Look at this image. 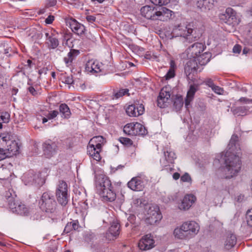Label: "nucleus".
<instances>
[{"instance_id":"nucleus-1","label":"nucleus","mask_w":252,"mask_h":252,"mask_svg":"<svg viewBox=\"0 0 252 252\" xmlns=\"http://www.w3.org/2000/svg\"><path fill=\"white\" fill-rule=\"evenodd\" d=\"M239 137L237 135L233 134L227 146V150L224 156L225 167L224 171L226 174V178H231L236 175L240 170L241 161L238 155L237 143Z\"/></svg>"},{"instance_id":"nucleus-2","label":"nucleus","mask_w":252,"mask_h":252,"mask_svg":"<svg viewBox=\"0 0 252 252\" xmlns=\"http://www.w3.org/2000/svg\"><path fill=\"white\" fill-rule=\"evenodd\" d=\"M95 186L99 194L104 201L112 202L116 198V194L112 186L109 178L105 175L95 176Z\"/></svg>"},{"instance_id":"nucleus-3","label":"nucleus","mask_w":252,"mask_h":252,"mask_svg":"<svg viewBox=\"0 0 252 252\" xmlns=\"http://www.w3.org/2000/svg\"><path fill=\"white\" fill-rule=\"evenodd\" d=\"M140 12L142 16L147 19L162 21L170 19L173 13V11L165 7L156 8L149 5L143 6Z\"/></svg>"},{"instance_id":"nucleus-4","label":"nucleus","mask_w":252,"mask_h":252,"mask_svg":"<svg viewBox=\"0 0 252 252\" xmlns=\"http://www.w3.org/2000/svg\"><path fill=\"white\" fill-rule=\"evenodd\" d=\"M196 29L194 27L193 23H189L186 26L179 25L173 29L172 33L176 36H180L181 40L185 45L191 43L199 38V35L196 33Z\"/></svg>"},{"instance_id":"nucleus-5","label":"nucleus","mask_w":252,"mask_h":252,"mask_svg":"<svg viewBox=\"0 0 252 252\" xmlns=\"http://www.w3.org/2000/svg\"><path fill=\"white\" fill-rule=\"evenodd\" d=\"M104 144V139L103 136H94L90 140L87 146L88 154L94 160L99 161L101 159L100 152Z\"/></svg>"},{"instance_id":"nucleus-6","label":"nucleus","mask_w":252,"mask_h":252,"mask_svg":"<svg viewBox=\"0 0 252 252\" xmlns=\"http://www.w3.org/2000/svg\"><path fill=\"white\" fill-rule=\"evenodd\" d=\"M39 206L43 211L50 213H54L57 206L54 196L50 191L43 192L39 201Z\"/></svg>"},{"instance_id":"nucleus-7","label":"nucleus","mask_w":252,"mask_h":252,"mask_svg":"<svg viewBox=\"0 0 252 252\" xmlns=\"http://www.w3.org/2000/svg\"><path fill=\"white\" fill-rule=\"evenodd\" d=\"M55 195L58 203L65 206L68 201V186L63 180H59L57 185Z\"/></svg>"},{"instance_id":"nucleus-8","label":"nucleus","mask_w":252,"mask_h":252,"mask_svg":"<svg viewBox=\"0 0 252 252\" xmlns=\"http://www.w3.org/2000/svg\"><path fill=\"white\" fill-rule=\"evenodd\" d=\"M162 218L161 214L159 208L156 205L149 206L147 210L146 223L150 225H154Z\"/></svg>"},{"instance_id":"nucleus-9","label":"nucleus","mask_w":252,"mask_h":252,"mask_svg":"<svg viewBox=\"0 0 252 252\" xmlns=\"http://www.w3.org/2000/svg\"><path fill=\"white\" fill-rule=\"evenodd\" d=\"M206 46L201 42H195L189 46L186 50L185 53L188 59H193L196 60L198 56L203 53Z\"/></svg>"},{"instance_id":"nucleus-10","label":"nucleus","mask_w":252,"mask_h":252,"mask_svg":"<svg viewBox=\"0 0 252 252\" xmlns=\"http://www.w3.org/2000/svg\"><path fill=\"white\" fill-rule=\"evenodd\" d=\"M22 178V180L26 185L42 186L45 183V180L40 178L33 171H29L25 173Z\"/></svg>"},{"instance_id":"nucleus-11","label":"nucleus","mask_w":252,"mask_h":252,"mask_svg":"<svg viewBox=\"0 0 252 252\" xmlns=\"http://www.w3.org/2000/svg\"><path fill=\"white\" fill-rule=\"evenodd\" d=\"M9 208L13 213L21 216H28L31 213L30 208L19 201L10 203Z\"/></svg>"},{"instance_id":"nucleus-12","label":"nucleus","mask_w":252,"mask_h":252,"mask_svg":"<svg viewBox=\"0 0 252 252\" xmlns=\"http://www.w3.org/2000/svg\"><path fill=\"white\" fill-rule=\"evenodd\" d=\"M220 20L229 25H234L236 23V12L231 7L226 9L225 12L219 15Z\"/></svg>"},{"instance_id":"nucleus-13","label":"nucleus","mask_w":252,"mask_h":252,"mask_svg":"<svg viewBox=\"0 0 252 252\" xmlns=\"http://www.w3.org/2000/svg\"><path fill=\"white\" fill-rule=\"evenodd\" d=\"M199 68L198 64L195 59H189L186 63L184 67L185 73L187 79L190 80L193 76L196 74Z\"/></svg>"},{"instance_id":"nucleus-14","label":"nucleus","mask_w":252,"mask_h":252,"mask_svg":"<svg viewBox=\"0 0 252 252\" xmlns=\"http://www.w3.org/2000/svg\"><path fill=\"white\" fill-rule=\"evenodd\" d=\"M145 111L144 106L139 104V101L134 102V104L129 105L126 109V114L130 117H137L143 114Z\"/></svg>"},{"instance_id":"nucleus-15","label":"nucleus","mask_w":252,"mask_h":252,"mask_svg":"<svg viewBox=\"0 0 252 252\" xmlns=\"http://www.w3.org/2000/svg\"><path fill=\"white\" fill-rule=\"evenodd\" d=\"M45 156L47 158L53 157L57 152L58 146L55 142L51 140L46 141L42 145Z\"/></svg>"},{"instance_id":"nucleus-16","label":"nucleus","mask_w":252,"mask_h":252,"mask_svg":"<svg viewBox=\"0 0 252 252\" xmlns=\"http://www.w3.org/2000/svg\"><path fill=\"white\" fill-rule=\"evenodd\" d=\"M182 225L189 239L196 235L199 230V225L194 221H187Z\"/></svg>"},{"instance_id":"nucleus-17","label":"nucleus","mask_w":252,"mask_h":252,"mask_svg":"<svg viewBox=\"0 0 252 252\" xmlns=\"http://www.w3.org/2000/svg\"><path fill=\"white\" fill-rule=\"evenodd\" d=\"M120 232V225L119 223L117 221H114L105 233V237L109 241L114 240L119 236Z\"/></svg>"},{"instance_id":"nucleus-18","label":"nucleus","mask_w":252,"mask_h":252,"mask_svg":"<svg viewBox=\"0 0 252 252\" xmlns=\"http://www.w3.org/2000/svg\"><path fill=\"white\" fill-rule=\"evenodd\" d=\"M155 241L151 234L144 236L138 243L139 249L142 251L150 250L155 247Z\"/></svg>"},{"instance_id":"nucleus-19","label":"nucleus","mask_w":252,"mask_h":252,"mask_svg":"<svg viewBox=\"0 0 252 252\" xmlns=\"http://www.w3.org/2000/svg\"><path fill=\"white\" fill-rule=\"evenodd\" d=\"M127 187L136 191L142 190L144 188L143 181L139 176L132 178L127 183Z\"/></svg>"},{"instance_id":"nucleus-20","label":"nucleus","mask_w":252,"mask_h":252,"mask_svg":"<svg viewBox=\"0 0 252 252\" xmlns=\"http://www.w3.org/2000/svg\"><path fill=\"white\" fill-rule=\"evenodd\" d=\"M170 98V93L164 90L163 88L157 98V105L160 108H165L167 106L168 101Z\"/></svg>"},{"instance_id":"nucleus-21","label":"nucleus","mask_w":252,"mask_h":252,"mask_svg":"<svg viewBox=\"0 0 252 252\" xmlns=\"http://www.w3.org/2000/svg\"><path fill=\"white\" fill-rule=\"evenodd\" d=\"M68 23L72 32L79 35L84 34L86 30L84 26L78 22L75 19L71 18L68 20Z\"/></svg>"},{"instance_id":"nucleus-22","label":"nucleus","mask_w":252,"mask_h":252,"mask_svg":"<svg viewBox=\"0 0 252 252\" xmlns=\"http://www.w3.org/2000/svg\"><path fill=\"white\" fill-rule=\"evenodd\" d=\"M46 44L49 49H55L59 45V41L54 32H46Z\"/></svg>"},{"instance_id":"nucleus-23","label":"nucleus","mask_w":252,"mask_h":252,"mask_svg":"<svg viewBox=\"0 0 252 252\" xmlns=\"http://www.w3.org/2000/svg\"><path fill=\"white\" fill-rule=\"evenodd\" d=\"M196 201V197L192 194H187L183 199L179 205V208L181 210H188Z\"/></svg>"},{"instance_id":"nucleus-24","label":"nucleus","mask_w":252,"mask_h":252,"mask_svg":"<svg viewBox=\"0 0 252 252\" xmlns=\"http://www.w3.org/2000/svg\"><path fill=\"white\" fill-rule=\"evenodd\" d=\"M102 64L97 61H89L86 64V69L93 73L101 72L102 70Z\"/></svg>"},{"instance_id":"nucleus-25","label":"nucleus","mask_w":252,"mask_h":252,"mask_svg":"<svg viewBox=\"0 0 252 252\" xmlns=\"http://www.w3.org/2000/svg\"><path fill=\"white\" fill-rule=\"evenodd\" d=\"M218 0H198L197 6L202 11L209 10L213 8L215 2Z\"/></svg>"},{"instance_id":"nucleus-26","label":"nucleus","mask_w":252,"mask_h":252,"mask_svg":"<svg viewBox=\"0 0 252 252\" xmlns=\"http://www.w3.org/2000/svg\"><path fill=\"white\" fill-rule=\"evenodd\" d=\"M198 90V86L197 84L191 85L187 92L186 98L185 100V104L186 107L190 104L192 101L196 92Z\"/></svg>"},{"instance_id":"nucleus-27","label":"nucleus","mask_w":252,"mask_h":252,"mask_svg":"<svg viewBox=\"0 0 252 252\" xmlns=\"http://www.w3.org/2000/svg\"><path fill=\"white\" fill-rule=\"evenodd\" d=\"M4 149L10 156L16 155L19 153V147L18 143L14 140L9 141Z\"/></svg>"},{"instance_id":"nucleus-28","label":"nucleus","mask_w":252,"mask_h":252,"mask_svg":"<svg viewBox=\"0 0 252 252\" xmlns=\"http://www.w3.org/2000/svg\"><path fill=\"white\" fill-rule=\"evenodd\" d=\"M211 58V53L205 52L203 53H202L200 54L198 57L196 58V60L199 65L202 66L206 64L210 61Z\"/></svg>"},{"instance_id":"nucleus-29","label":"nucleus","mask_w":252,"mask_h":252,"mask_svg":"<svg viewBox=\"0 0 252 252\" xmlns=\"http://www.w3.org/2000/svg\"><path fill=\"white\" fill-rule=\"evenodd\" d=\"M236 236L232 233H228L224 243L225 248L228 250L231 249L236 245Z\"/></svg>"},{"instance_id":"nucleus-30","label":"nucleus","mask_w":252,"mask_h":252,"mask_svg":"<svg viewBox=\"0 0 252 252\" xmlns=\"http://www.w3.org/2000/svg\"><path fill=\"white\" fill-rule=\"evenodd\" d=\"M80 52L78 50L71 49L68 53L67 57L64 58L63 60L67 66L71 65L73 60L78 56Z\"/></svg>"},{"instance_id":"nucleus-31","label":"nucleus","mask_w":252,"mask_h":252,"mask_svg":"<svg viewBox=\"0 0 252 252\" xmlns=\"http://www.w3.org/2000/svg\"><path fill=\"white\" fill-rule=\"evenodd\" d=\"M59 111L62 118L68 119L70 117L71 113L69 107L65 103H62L60 105Z\"/></svg>"},{"instance_id":"nucleus-32","label":"nucleus","mask_w":252,"mask_h":252,"mask_svg":"<svg viewBox=\"0 0 252 252\" xmlns=\"http://www.w3.org/2000/svg\"><path fill=\"white\" fill-rule=\"evenodd\" d=\"M164 160L166 161L164 163L165 165L166 163H172L174 162V159L176 158V155L174 152L168 149L167 148L164 149Z\"/></svg>"},{"instance_id":"nucleus-33","label":"nucleus","mask_w":252,"mask_h":252,"mask_svg":"<svg viewBox=\"0 0 252 252\" xmlns=\"http://www.w3.org/2000/svg\"><path fill=\"white\" fill-rule=\"evenodd\" d=\"M173 234L175 238L179 239H189L186 230L183 228V225L179 228L177 227L175 228L174 230Z\"/></svg>"},{"instance_id":"nucleus-34","label":"nucleus","mask_w":252,"mask_h":252,"mask_svg":"<svg viewBox=\"0 0 252 252\" xmlns=\"http://www.w3.org/2000/svg\"><path fill=\"white\" fill-rule=\"evenodd\" d=\"M134 135H145L148 133V131L145 127L139 123H136L133 125Z\"/></svg>"},{"instance_id":"nucleus-35","label":"nucleus","mask_w":252,"mask_h":252,"mask_svg":"<svg viewBox=\"0 0 252 252\" xmlns=\"http://www.w3.org/2000/svg\"><path fill=\"white\" fill-rule=\"evenodd\" d=\"M79 227V224L77 220L68 222L65 225L63 232L68 233L72 230H77Z\"/></svg>"},{"instance_id":"nucleus-36","label":"nucleus","mask_w":252,"mask_h":252,"mask_svg":"<svg viewBox=\"0 0 252 252\" xmlns=\"http://www.w3.org/2000/svg\"><path fill=\"white\" fill-rule=\"evenodd\" d=\"M173 106L176 111H179L183 106V98L181 95L173 96Z\"/></svg>"},{"instance_id":"nucleus-37","label":"nucleus","mask_w":252,"mask_h":252,"mask_svg":"<svg viewBox=\"0 0 252 252\" xmlns=\"http://www.w3.org/2000/svg\"><path fill=\"white\" fill-rule=\"evenodd\" d=\"M16 195L12 189H9L4 193V197L6 199L8 206L10 207V203H14L15 202V198Z\"/></svg>"},{"instance_id":"nucleus-38","label":"nucleus","mask_w":252,"mask_h":252,"mask_svg":"<svg viewBox=\"0 0 252 252\" xmlns=\"http://www.w3.org/2000/svg\"><path fill=\"white\" fill-rule=\"evenodd\" d=\"M232 112L234 115L238 116H244L247 114L249 109L247 107L242 106L235 107L232 109Z\"/></svg>"},{"instance_id":"nucleus-39","label":"nucleus","mask_w":252,"mask_h":252,"mask_svg":"<svg viewBox=\"0 0 252 252\" xmlns=\"http://www.w3.org/2000/svg\"><path fill=\"white\" fill-rule=\"evenodd\" d=\"M10 120V114L8 112L3 111L0 112V129L2 128V123H8Z\"/></svg>"},{"instance_id":"nucleus-40","label":"nucleus","mask_w":252,"mask_h":252,"mask_svg":"<svg viewBox=\"0 0 252 252\" xmlns=\"http://www.w3.org/2000/svg\"><path fill=\"white\" fill-rule=\"evenodd\" d=\"M10 135L8 133H1L0 134V145L1 147L5 148L9 141H10Z\"/></svg>"},{"instance_id":"nucleus-41","label":"nucleus","mask_w":252,"mask_h":252,"mask_svg":"<svg viewBox=\"0 0 252 252\" xmlns=\"http://www.w3.org/2000/svg\"><path fill=\"white\" fill-rule=\"evenodd\" d=\"M134 123L126 124L124 127V132L128 135H134Z\"/></svg>"},{"instance_id":"nucleus-42","label":"nucleus","mask_w":252,"mask_h":252,"mask_svg":"<svg viewBox=\"0 0 252 252\" xmlns=\"http://www.w3.org/2000/svg\"><path fill=\"white\" fill-rule=\"evenodd\" d=\"M128 91L129 90L127 89H121L118 91L114 90L113 95L115 98L117 99L124 96L126 94H128L129 95Z\"/></svg>"},{"instance_id":"nucleus-43","label":"nucleus","mask_w":252,"mask_h":252,"mask_svg":"<svg viewBox=\"0 0 252 252\" xmlns=\"http://www.w3.org/2000/svg\"><path fill=\"white\" fill-rule=\"evenodd\" d=\"M246 220L248 225L250 227H252V208L247 211L246 214Z\"/></svg>"},{"instance_id":"nucleus-44","label":"nucleus","mask_w":252,"mask_h":252,"mask_svg":"<svg viewBox=\"0 0 252 252\" xmlns=\"http://www.w3.org/2000/svg\"><path fill=\"white\" fill-rule=\"evenodd\" d=\"M119 141L122 144L126 146H130L133 144L132 141L126 137H120Z\"/></svg>"},{"instance_id":"nucleus-45","label":"nucleus","mask_w":252,"mask_h":252,"mask_svg":"<svg viewBox=\"0 0 252 252\" xmlns=\"http://www.w3.org/2000/svg\"><path fill=\"white\" fill-rule=\"evenodd\" d=\"M11 157L7 153L4 148H0V161L5 159L6 158Z\"/></svg>"},{"instance_id":"nucleus-46","label":"nucleus","mask_w":252,"mask_h":252,"mask_svg":"<svg viewBox=\"0 0 252 252\" xmlns=\"http://www.w3.org/2000/svg\"><path fill=\"white\" fill-rule=\"evenodd\" d=\"M151 2L156 5H163L169 3L170 0H150Z\"/></svg>"},{"instance_id":"nucleus-47","label":"nucleus","mask_w":252,"mask_h":252,"mask_svg":"<svg viewBox=\"0 0 252 252\" xmlns=\"http://www.w3.org/2000/svg\"><path fill=\"white\" fill-rule=\"evenodd\" d=\"M175 75V70L172 69H169L165 75L164 78L165 80H169L173 78Z\"/></svg>"},{"instance_id":"nucleus-48","label":"nucleus","mask_w":252,"mask_h":252,"mask_svg":"<svg viewBox=\"0 0 252 252\" xmlns=\"http://www.w3.org/2000/svg\"><path fill=\"white\" fill-rule=\"evenodd\" d=\"M181 181L183 182H189L191 181V178L189 173H185L181 177Z\"/></svg>"},{"instance_id":"nucleus-49","label":"nucleus","mask_w":252,"mask_h":252,"mask_svg":"<svg viewBox=\"0 0 252 252\" xmlns=\"http://www.w3.org/2000/svg\"><path fill=\"white\" fill-rule=\"evenodd\" d=\"M59 114V112L57 110L51 111L47 115L48 119L51 120L55 118Z\"/></svg>"},{"instance_id":"nucleus-50","label":"nucleus","mask_w":252,"mask_h":252,"mask_svg":"<svg viewBox=\"0 0 252 252\" xmlns=\"http://www.w3.org/2000/svg\"><path fill=\"white\" fill-rule=\"evenodd\" d=\"M246 39L248 44L252 46V28L248 31Z\"/></svg>"},{"instance_id":"nucleus-51","label":"nucleus","mask_w":252,"mask_h":252,"mask_svg":"<svg viewBox=\"0 0 252 252\" xmlns=\"http://www.w3.org/2000/svg\"><path fill=\"white\" fill-rule=\"evenodd\" d=\"M57 4V0H46V7L49 8L55 6Z\"/></svg>"},{"instance_id":"nucleus-52","label":"nucleus","mask_w":252,"mask_h":252,"mask_svg":"<svg viewBox=\"0 0 252 252\" xmlns=\"http://www.w3.org/2000/svg\"><path fill=\"white\" fill-rule=\"evenodd\" d=\"M211 89L215 93L219 94H221L223 91V89L215 85H214Z\"/></svg>"},{"instance_id":"nucleus-53","label":"nucleus","mask_w":252,"mask_h":252,"mask_svg":"<svg viewBox=\"0 0 252 252\" xmlns=\"http://www.w3.org/2000/svg\"><path fill=\"white\" fill-rule=\"evenodd\" d=\"M63 82H64V83L68 84V85L72 84L74 82L73 80L72 76L71 75V76L65 77L64 78V80Z\"/></svg>"},{"instance_id":"nucleus-54","label":"nucleus","mask_w":252,"mask_h":252,"mask_svg":"<svg viewBox=\"0 0 252 252\" xmlns=\"http://www.w3.org/2000/svg\"><path fill=\"white\" fill-rule=\"evenodd\" d=\"M29 92L32 94L33 96H35L37 94V92L32 86H30L27 89Z\"/></svg>"},{"instance_id":"nucleus-55","label":"nucleus","mask_w":252,"mask_h":252,"mask_svg":"<svg viewBox=\"0 0 252 252\" xmlns=\"http://www.w3.org/2000/svg\"><path fill=\"white\" fill-rule=\"evenodd\" d=\"M55 17L53 15H49L48 17L45 19V22L47 24H51L53 23Z\"/></svg>"},{"instance_id":"nucleus-56","label":"nucleus","mask_w":252,"mask_h":252,"mask_svg":"<svg viewBox=\"0 0 252 252\" xmlns=\"http://www.w3.org/2000/svg\"><path fill=\"white\" fill-rule=\"evenodd\" d=\"M241 51V46L238 44L235 45L233 48V52L234 53L239 54Z\"/></svg>"},{"instance_id":"nucleus-57","label":"nucleus","mask_w":252,"mask_h":252,"mask_svg":"<svg viewBox=\"0 0 252 252\" xmlns=\"http://www.w3.org/2000/svg\"><path fill=\"white\" fill-rule=\"evenodd\" d=\"M204 82L206 85L208 86L210 88H212L215 85L213 82V81L211 78L206 79Z\"/></svg>"},{"instance_id":"nucleus-58","label":"nucleus","mask_w":252,"mask_h":252,"mask_svg":"<svg viewBox=\"0 0 252 252\" xmlns=\"http://www.w3.org/2000/svg\"><path fill=\"white\" fill-rule=\"evenodd\" d=\"M95 17L93 15H88L86 17V20L88 22L90 23H93L95 21Z\"/></svg>"},{"instance_id":"nucleus-59","label":"nucleus","mask_w":252,"mask_h":252,"mask_svg":"<svg viewBox=\"0 0 252 252\" xmlns=\"http://www.w3.org/2000/svg\"><path fill=\"white\" fill-rule=\"evenodd\" d=\"M249 98L245 97H241L238 100V102L243 103H249Z\"/></svg>"},{"instance_id":"nucleus-60","label":"nucleus","mask_w":252,"mask_h":252,"mask_svg":"<svg viewBox=\"0 0 252 252\" xmlns=\"http://www.w3.org/2000/svg\"><path fill=\"white\" fill-rule=\"evenodd\" d=\"M47 71L48 69L47 68L43 67L38 70V73L40 75H41L42 74H46L47 73Z\"/></svg>"},{"instance_id":"nucleus-61","label":"nucleus","mask_w":252,"mask_h":252,"mask_svg":"<svg viewBox=\"0 0 252 252\" xmlns=\"http://www.w3.org/2000/svg\"><path fill=\"white\" fill-rule=\"evenodd\" d=\"M170 66L169 69H172L175 70V69L176 67V64H175L174 61H173V60L171 61L170 63Z\"/></svg>"},{"instance_id":"nucleus-62","label":"nucleus","mask_w":252,"mask_h":252,"mask_svg":"<svg viewBox=\"0 0 252 252\" xmlns=\"http://www.w3.org/2000/svg\"><path fill=\"white\" fill-rule=\"evenodd\" d=\"M180 177V175L178 172H175L173 175V178L175 180L179 179Z\"/></svg>"},{"instance_id":"nucleus-63","label":"nucleus","mask_w":252,"mask_h":252,"mask_svg":"<svg viewBox=\"0 0 252 252\" xmlns=\"http://www.w3.org/2000/svg\"><path fill=\"white\" fill-rule=\"evenodd\" d=\"M238 90L244 93H247V89L245 87H238Z\"/></svg>"},{"instance_id":"nucleus-64","label":"nucleus","mask_w":252,"mask_h":252,"mask_svg":"<svg viewBox=\"0 0 252 252\" xmlns=\"http://www.w3.org/2000/svg\"><path fill=\"white\" fill-rule=\"evenodd\" d=\"M134 203L138 205H140L142 203V200L141 199L137 198L134 201Z\"/></svg>"}]
</instances>
